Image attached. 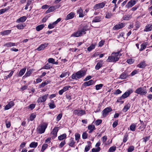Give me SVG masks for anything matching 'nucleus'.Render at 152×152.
Wrapping results in <instances>:
<instances>
[{
  "label": "nucleus",
  "instance_id": "nucleus-43",
  "mask_svg": "<svg viewBox=\"0 0 152 152\" xmlns=\"http://www.w3.org/2000/svg\"><path fill=\"white\" fill-rule=\"evenodd\" d=\"M116 146H112L109 149L108 152H114L116 150Z\"/></svg>",
  "mask_w": 152,
  "mask_h": 152
},
{
  "label": "nucleus",
  "instance_id": "nucleus-44",
  "mask_svg": "<svg viewBox=\"0 0 152 152\" xmlns=\"http://www.w3.org/2000/svg\"><path fill=\"white\" fill-rule=\"evenodd\" d=\"M88 129L89 130H95L96 129V128L95 127V126L94 125H89L88 126Z\"/></svg>",
  "mask_w": 152,
  "mask_h": 152
},
{
  "label": "nucleus",
  "instance_id": "nucleus-23",
  "mask_svg": "<svg viewBox=\"0 0 152 152\" xmlns=\"http://www.w3.org/2000/svg\"><path fill=\"white\" fill-rule=\"evenodd\" d=\"M11 32V30H5L4 31L1 32L0 34L2 36L8 35L10 34Z\"/></svg>",
  "mask_w": 152,
  "mask_h": 152
},
{
  "label": "nucleus",
  "instance_id": "nucleus-41",
  "mask_svg": "<svg viewBox=\"0 0 152 152\" xmlns=\"http://www.w3.org/2000/svg\"><path fill=\"white\" fill-rule=\"evenodd\" d=\"M52 68V67H50L49 64L48 63L46 64L45 66L42 67L41 69H49Z\"/></svg>",
  "mask_w": 152,
  "mask_h": 152
},
{
  "label": "nucleus",
  "instance_id": "nucleus-1",
  "mask_svg": "<svg viewBox=\"0 0 152 152\" xmlns=\"http://www.w3.org/2000/svg\"><path fill=\"white\" fill-rule=\"evenodd\" d=\"M88 27L87 24L82 23L80 25L78 31L73 33L72 36L75 37H78L82 36L83 34H86V33L85 31L88 30Z\"/></svg>",
  "mask_w": 152,
  "mask_h": 152
},
{
  "label": "nucleus",
  "instance_id": "nucleus-3",
  "mask_svg": "<svg viewBox=\"0 0 152 152\" xmlns=\"http://www.w3.org/2000/svg\"><path fill=\"white\" fill-rule=\"evenodd\" d=\"M86 71L85 70H81L76 73H73L71 76L72 78L77 80L80 79L85 75Z\"/></svg>",
  "mask_w": 152,
  "mask_h": 152
},
{
  "label": "nucleus",
  "instance_id": "nucleus-33",
  "mask_svg": "<svg viewBox=\"0 0 152 152\" xmlns=\"http://www.w3.org/2000/svg\"><path fill=\"white\" fill-rule=\"evenodd\" d=\"M96 45V44L95 43L94 44H92L90 46L87 48V50L88 51H91L92 50L94 49L95 48V46Z\"/></svg>",
  "mask_w": 152,
  "mask_h": 152
},
{
  "label": "nucleus",
  "instance_id": "nucleus-35",
  "mask_svg": "<svg viewBox=\"0 0 152 152\" xmlns=\"http://www.w3.org/2000/svg\"><path fill=\"white\" fill-rule=\"evenodd\" d=\"M74 13L71 12L67 15L66 19H72L74 18Z\"/></svg>",
  "mask_w": 152,
  "mask_h": 152
},
{
  "label": "nucleus",
  "instance_id": "nucleus-32",
  "mask_svg": "<svg viewBox=\"0 0 152 152\" xmlns=\"http://www.w3.org/2000/svg\"><path fill=\"white\" fill-rule=\"evenodd\" d=\"M124 99L122 96H121L118 98L116 101V102H119L121 104H122L124 103V101H122V100Z\"/></svg>",
  "mask_w": 152,
  "mask_h": 152
},
{
  "label": "nucleus",
  "instance_id": "nucleus-29",
  "mask_svg": "<svg viewBox=\"0 0 152 152\" xmlns=\"http://www.w3.org/2000/svg\"><path fill=\"white\" fill-rule=\"evenodd\" d=\"M77 13L79 14V17L82 18L83 17L84 15L83 14V10L82 9L80 8L77 10Z\"/></svg>",
  "mask_w": 152,
  "mask_h": 152
},
{
  "label": "nucleus",
  "instance_id": "nucleus-58",
  "mask_svg": "<svg viewBox=\"0 0 152 152\" xmlns=\"http://www.w3.org/2000/svg\"><path fill=\"white\" fill-rule=\"evenodd\" d=\"M150 137V136H148L143 137L142 138V139L143 140V142H146L147 141L149 140Z\"/></svg>",
  "mask_w": 152,
  "mask_h": 152
},
{
  "label": "nucleus",
  "instance_id": "nucleus-40",
  "mask_svg": "<svg viewBox=\"0 0 152 152\" xmlns=\"http://www.w3.org/2000/svg\"><path fill=\"white\" fill-rule=\"evenodd\" d=\"M113 15L112 13L108 12H106L105 17L106 18H112Z\"/></svg>",
  "mask_w": 152,
  "mask_h": 152
},
{
  "label": "nucleus",
  "instance_id": "nucleus-50",
  "mask_svg": "<svg viewBox=\"0 0 152 152\" xmlns=\"http://www.w3.org/2000/svg\"><path fill=\"white\" fill-rule=\"evenodd\" d=\"M100 148L99 147L97 148H93L91 150L92 152H98L100 151Z\"/></svg>",
  "mask_w": 152,
  "mask_h": 152
},
{
  "label": "nucleus",
  "instance_id": "nucleus-8",
  "mask_svg": "<svg viewBox=\"0 0 152 152\" xmlns=\"http://www.w3.org/2000/svg\"><path fill=\"white\" fill-rule=\"evenodd\" d=\"M126 25L125 23H121L117 24L113 28L114 30H117L124 27Z\"/></svg>",
  "mask_w": 152,
  "mask_h": 152
},
{
  "label": "nucleus",
  "instance_id": "nucleus-14",
  "mask_svg": "<svg viewBox=\"0 0 152 152\" xmlns=\"http://www.w3.org/2000/svg\"><path fill=\"white\" fill-rule=\"evenodd\" d=\"M58 127H55L53 129L52 133L53 135V136L52 137V138L53 139L55 138L57 136V133L58 131Z\"/></svg>",
  "mask_w": 152,
  "mask_h": 152
},
{
  "label": "nucleus",
  "instance_id": "nucleus-36",
  "mask_svg": "<svg viewBox=\"0 0 152 152\" xmlns=\"http://www.w3.org/2000/svg\"><path fill=\"white\" fill-rule=\"evenodd\" d=\"M55 9V7L53 6L50 7L45 12L46 13H48L54 11Z\"/></svg>",
  "mask_w": 152,
  "mask_h": 152
},
{
  "label": "nucleus",
  "instance_id": "nucleus-46",
  "mask_svg": "<svg viewBox=\"0 0 152 152\" xmlns=\"http://www.w3.org/2000/svg\"><path fill=\"white\" fill-rule=\"evenodd\" d=\"M48 145L47 144H44L42 146L41 151L44 152V151L48 148Z\"/></svg>",
  "mask_w": 152,
  "mask_h": 152
},
{
  "label": "nucleus",
  "instance_id": "nucleus-55",
  "mask_svg": "<svg viewBox=\"0 0 152 152\" xmlns=\"http://www.w3.org/2000/svg\"><path fill=\"white\" fill-rule=\"evenodd\" d=\"M122 91L119 89L116 90L114 92L113 94L114 95H118L121 94Z\"/></svg>",
  "mask_w": 152,
  "mask_h": 152
},
{
  "label": "nucleus",
  "instance_id": "nucleus-63",
  "mask_svg": "<svg viewBox=\"0 0 152 152\" xmlns=\"http://www.w3.org/2000/svg\"><path fill=\"white\" fill-rule=\"evenodd\" d=\"M26 143V142H22L20 145V149L24 148L25 147Z\"/></svg>",
  "mask_w": 152,
  "mask_h": 152
},
{
  "label": "nucleus",
  "instance_id": "nucleus-24",
  "mask_svg": "<svg viewBox=\"0 0 152 152\" xmlns=\"http://www.w3.org/2000/svg\"><path fill=\"white\" fill-rule=\"evenodd\" d=\"M146 66V64L145 61L141 62L140 64L137 65V67L141 68H144Z\"/></svg>",
  "mask_w": 152,
  "mask_h": 152
},
{
  "label": "nucleus",
  "instance_id": "nucleus-5",
  "mask_svg": "<svg viewBox=\"0 0 152 152\" xmlns=\"http://www.w3.org/2000/svg\"><path fill=\"white\" fill-rule=\"evenodd\" d=\"M48 124L44 123L41 126H39L37 128V130L39 133L42 134L44 133L47 127Z\"/></svg>",
  "mask_w": 152,
  "mask_h": 152
},
{
  "label": "nucleus",
  "instance_id": "nucleus-20",
  "mask_svg": "<svg viewBox=\"0 0 152 152\" xmlns=\"http://www.w3.org/2000/svg\"><path fill=\"white\" fill-rule=\"evenodd\" d=\"M70 142L69 143L68 145L71 147H74L75 142L74 141V138L72 137H71L70 139Z\"/></svg>",
  "mask_w": 152,
  "mask_h": 152
},
{
  "label": "nucleus",
  "instance_id": "nucleus-37",
  "mask_svg": "<svg viewBox=\"0 0 152 152\" xmlns=\"http://www.w3.org/2000/svg\"><path fill=\"white\" fill-rule=\"evenodd\" d=\"M136 124H132L130 126V129L132 131H134L135 130Z\"/></svg>",
  "mask_w": 152,
  "mask_h": 152
},
{
  "label": "nucleus",
  "instance_id": "nucleus-6",
  "mask_svg": "<svg viewBox=\"0 0 152 152\" xmlns=\"http://www.w3.org/2000/svg\"><path fill=\"white\" fill-rule=\"evenodd\" d=\"M112 111V109L110 107L105 108L102 112L103 117L104 118L106 117L109 112Z\"/></svg>",
  "mask_w": 152,
  "mask_h": 152
},
{
  "label": "nucleus",
  "instance_id": "nucleus-16",
  "mask_svg": "<svg viewBox=\"0 0 152 152\" xmlns=\"http://www.w3.org/2000/svg\"><path fill=\"white\" fill-rule=\"evenodd\" d=\"M15 105V103L13 101H11L6 105L4 108L5 110H8L11 108L12 107Z\"/></svg>",
  "mask_w": 152,
  "mask_h": 152
},
{
  "label": "nucleus",
  "instance_id": "nucleus-39",
  "mask_svg": "<svg viewBox=\"0 0 152 152\" xmlns=\"http://www.w3.org/2000/svg\"><path fill=\"white\" fill-rule=\"evenodd\" d=\"M147 46V44L146 43H142L141 45V48L139 50L140 51H142L143 50L145 49Z\"/></svg>",
  "mask_w": 152,
  "mask_h": 152
},
{
  "label": "nucleus",
  "instance_id": "nucleus-2",
  "mask_svg": "<svg viewBox=\"0 0 152 152\" xmlns=\"http://www.w3.org/2000/svg\"><path fill=\"white\" fill-rule=\"evenodd\" d=\"M121 55L120 51L113 53L110 56H108L107 61L108 62L115 63L119 60Z\"/></svg>",
  "mask_w": 152,
  "mask_h": 152
},
{
  "label": "nucleus",
  "instance_id": "nucleus-34",
  "mask_svg": "<svg viewBox=\"0 0 152 152\" xmlns=\"http://www.w3.org/2000/svg\"><path fill=\"white\" fill-rule=\"evenodd\" d=\"M44 24H41L38 26L36 27V30L37 31H39L42 30L44 27Z\"/></svg>",
  "mask_w": 152,
  "mask_h": 152
},
{
  "label": "nucleus",
  "instance_id": "nucleus-38",
  "mask_svg": "<svg viewBox=\"0 0 152 152\" xmlns=\"http://www.w3.org/2000/svg\"><path fill=\"white\" fill-rule=\"evenodd\" d=\"M103 86V84H102L96 85L95 86V89L96 90H98L101 89Z\"/></svg>",
  "mask_w": 152,
  "mask_h": 152
},
{
  "label": "nucleus",
  "instance_id": "nucleus-15",
  "mask_svg": "<svg viewBox=\"0 0 152 152\" xmlns=\"http://www.w3.org/2000/svg\"><path fill=\"white\" fill-rule=\"evenodd\" d=\"M48 45V43H46L42 44L36 49V50L37 51H40L43 50L45 48L47 47Z\"/></svg>",
  "mask_w": 152,
  "mask_h": 152
},
{
  "label": "nucleus",
  "instance_id": "nucleus-17",
  "mask_svg": "<svg viewBox=\"0 0 152 152\" xmlns=\"http://www.w3.org/2000/svg\"><path fill=\"white\" fill-rule=\"evenodd\" d=\"M133 92L132 90H128L124 93L122 96L125 99L128 97Z\"/></svg>",
  "mask_w": 152,
  "mask_h": 152
},
{
  "label": "nucleus",
  "instance_id": "nucleus-57",
  "mask_svg": "<svg viewBox=\"0 0 152 152\" xmlns=\"http://www.w3.org/2000/svg\"><path fill=\"white\" fill-rule=\"evenodd\" d=\"M118 120H115L113 123L112 126L113 128H115L116 127L118 124Z\"/></svg>",
  "mask_w": 152,
  "mask_h": 152
},
{
  "label": "nucleus",
  "instance_id": "nucleus-52",
  "mask_svg": "<svg viewBox=\"0 0 152 152\" xmlns=\"http://www.w3.org/2000/svg\"><path fill=\"white\" fill-rule=\"evenodd\" d=\"M82 138L83 139H86L88 137V134L86 132H84L82 134Z\"/></svg>",
  "mask_w": 152,
  "mask_h": 152
},
{
  "label": "nucleus",
  "instance_id": "nucleus-47",
  "mask_svg": "<svg viewBox=\"0 0 152 152\" xmlns=\"http://www.w3.org/2000/svg\"><path fill=\"white\" fill-rule=\"evenodd\" d=\"M5 46L7 47H10L15 46V43L10 42L6 43L5 44Z\"/></svg>",
  "mask_w": 152,
  "mask_h": 152
},
{
  "label": "nucleus",
  "instance_id": "nucleus-22",
  "mask_svg": "<svg viewBox=\"0 0 152 152\" xmlns=\"http://www.w3.org/2000/svg\"><path fill=\"white\" fill-rule=\"evenodd\" d=\"M26 70V67L21 69L19 71L18 75V77H21L25 73Z\"/></svg>",
  "mask_w": 152,
  "mask_h": 152
},
{
  "label": "nucleus",
  "instance_id": "nucleus-42",
  "mask_svg": "<svg viewBox=\"0 0 152 152\" xmlns=\"http://www.w3.org/2000/svg\"><path fill=\"white\" fill-rule=\"evenodd\" d=\"M130 108V105L129 104H127L125 105L123 109V110L124 111L126 112Z\"/></svg>",
  "mask_w": 152,
  "mask_h": 152
},
{
  "label": "nucleus",
  "instance_id": "nucleus-27",
  "mask_svg": "<svg viewBox=\"0 0 152 152\" xmlns=\"http://www.w3.org/2000/svg\"><path fill=\"white\" fill-rule=\"evenodd\" d=\"M66 133L63 134L59 136L58 137V139L60 141L64 139H66Z\"/></svg>",
  "mask_w": 152,
  "mask_h": 152
},
{
  "label": "nucleus",
  "instance_id": "nucleus-21",
  "mask_svg": "<svg viewBox=\"0 0 152 152\" xmlns=\"http://www.w3.org/2000/svg\"><path fill=\"white\" fill-rule=\"evenodd\" d=\"M51 82L50 80H45L44 82H42L41 83L39 86V88H41L42 87H43L46 85H47L48 84L50 83Z\"/></svg>",
  "mask_w": 152,
  "mask_h": 152
},
{
  "label": "nucleus",
  "instance_id": "nucleus-59",
  "mask_svg": "<svg viewBox=\"0 0 152 152\" xmlns=\"http://www.w3.org/2000/svg\"><path fill=\"white\" fill-rule=\"evenodd\" d=\"M128 137V135L127 134H125L124 137V138L123 140V142H126L128 140L127 137Z\"/></svg>",
  "mask_w": 152,
  "mask_h": 152
},
{
  "label": "nucleus",
  "instance_id": "nucleus-4",
  "mask_svg": "<svg viewBox=\"0 0 152 152\" xmlns=\"http://www.w3.org/2000/svg\"><path fill=\"white\" fill-rule=\"evenodd\" d=\"M134 92L141 95H145L147 93L146 87L144 86L139 88L135 90Z\"/></svg>",
  "mask_w": 152,
  "mask_h": 152
},
{
  "label": "nucleus",
  "instance_id": "nucleus-60",
  "mask_svg": "<svg viewBox=\"0 0 152 152\" xmlns=\"http://www.w3.org/2000/svg\"><path fill=\"white\" fill-rule=\"evenodd\" d=\"M71 87V86H66L64 87L62 89L65 92L68 90L69 88H70Z\"/></svg>",
  "mask_w": 152,
  "mask_h": 152
},
{
  "label": "nucleus",
  "instance_id": "nucleus-11",
  "mask_svg": "<svg viewBox=\"0 0 152 152\" xmlns=\"http://www.w3.org/2000/svg\"><path fill=\"white\" fill-rule=\"evenodd\" d=\"M105 5V3L103 2L101 3L96 4L94 7L93 8L95 10H97L99 9L102 8L104 7Z\"/></svg>",
  "mask_w": 152,
  "mask_h": 152
},
{
  "label": "nucleus",
  "instance_id": "nucleus-18",
  "mask_svg": "<svg viewBox=\"0 0 152 152\" xmlns=\"http://www.w3.org/2000/svg\"><path fill=\"white\" fill-rule=\"evenodd\" d=\"M152 30V23L147 25L145 26V29L144 30V31L148 32L151 31Z\"/></svg>",
  "mask_w": 152,
  "mask_h": 152
},
{
  "label": "nucleus",
  "instance_id": "nucleus-61",
  "mask_svg": "<svg viewBox=\"0 0 152 152\" xmlns=\"http://www.w3.org/2000/svg\"><path fill=\"white\" fill-rule=\"evenodd\" d=\"M91 145H88L86 146L85 149V151L87 152L88 151L90 148Z\"/></svg>",
  "mask_w": 152,
  "mask_h": 152
},
{
  "label": "nucleus",
  "instance_id": "nucleus-45",
  "mask_svg": "<svg viewBox=\"0 0 152 152\" xmlns=\"http://www.w3.org/2000/svg\"><path fill=\"white\" fill-rule=\"evenodd\" d=\"M36 115L34 113H32L29 116V119L30 121H33L36 117Z\"/></svg>",
  "mask_w": 152,
  "mask_h": 152
},
{
  "label": "nucleus",
  "instance_id": "nucleus-49",
  "mask_svg": "<svg viewBox=\"0 0 152 152\" xmlns=\"http://www.w3.org/2000/svg\"><path fill=\"white\" fill-rule=\"evenodd\" d=\"M134 146L133 145L130 146L127 149V152H132L134 150Z\"/></svg>",
  "mask_w": 152,
  "mask_h": 152
},
{
  "label": "nucleus",
  "instance_id": "nucleus-51",
  "mask_svg": "<svg viewBox=\"0 0 152 152\" xmlns=\"http://www.w3.org/2000/svg\"><path fill=\"white\" fill-rule=\"evenodd\" d=\"M62 116V113L59 114L57 116L56 118V121L58 122L60 121Z\"/></svg>",
  "mask_w": 152,
  "mask_h": 152
},
{
  "label": "nucleus",
  "instance_id": "nucleus-62",
  "mask_svg": "<svg viewBox=\"0 0 152 152\" xmlns=\"http://www.w3.org/2000/svg\"><path fill=\"white\" fill-rule=\"evenodd\" d=\"M66 142L65 140H64L61 142V143L59 145V147L60 148H62L65 144Z\"/></svg>",
  "mask_w": 152,
  "mask_h": 152
},
{
  "label": "nucleus",
  "instance_id": "nucleus-10",
  "mask_svg": "<svg viewBox=\"0 0 152 152\" xmlns=\"http://www.w3.org/2000/svg\"><path fill=\"white\" fill-rule=\"evenodd\" d=\"M137 0H131L126 5V7L129 8L134 5L137 3Z\"/></svg>",
  "mask_w": 152,
  "mask_h": 152
},
{
  "label": "nucleus",
  "instance_id": "nucleus-13",
  "mask_svg": "<svg viewBox=\"0 0 152 152\" xmlns=\"http://www.w3.org/2000/svg\"><path fill=\"white\" fill-rule=\"evenodd\" d=\"M61 20H57L56 21L53 22L52 23H49L48 25V28L50 29L53 28L56 26V25Z\"/></svg>",
  "mask_w": 152,
  "mask_h": 152
},
{
  "label": "nucleus",
  "instance_id": "nucleus-25",
  "mask_svg": "<svg viewBox=\"0 0 152 152\" xmlns=\"http://www.w3.org/2000/svg\"><path fill=\"white\" fill-rule=\"evenodd\" d=\"M128 74L125 72H123L120 75L119 78L122 79H124L126 78L127 77H128Z\"/></svg>",
  "mask_w": 152,
  "mask_h": 152
},
{
  "label": "nucleus",
  "instance_id": "nucleus-26",
  "mask_svg": "<svg viewBox=\"0 0 152 152\" xmlns=\"http://www.w3.org/2000/svg\"><path fill=\"white\" fill-rule=\"evenodd\" d=\"M33 69H30L29 70L27 71L25 75L23 76V78H25L30 76L32 72Z\"/></svg>",
  "mask_w": 152,
  "mask_h": 152
},
{
  "label": "nucleus",
  "instance_id": "nucleus-31",
  "mask_svg": "<svg viewBox=\"0 0 152 152\" xmlns=\"http://www.w3.org/2000/svg\"><path fill=\"white\" fill-rule=\"evenodd\" d=\"M51 102L48 104V105L50 109H53L56 107V106L54 103V101L53 100H51Z\"/></svg>",
  "mask_w": 152,
  "mask_h": 152
},
{
  "label": "nucleus",
  "instance_id": "nucleus-64",
  "mask_svg": "<svg viewBox=\"0 0 152 152\" xmlns=\"http://www.w3.org/2000/svg\"><path fill=\"white\" fill-rule=\"evenodd\" d=\"M6 125L7 128H9L11 126V123L10 121H5Z\"/></svg>",
  "mask_w": 152,
  "mask_h": 152
},
{
  "label": "nucleus",
  "instance_id": "nucleus-54",
  "mask_svg": "<svg viewBox=\"0 0 152 152\" xmlns=\"http://www.w3.org/2000/svg\"><path fill=\"white\" fill-rule=\"evenodd\" d=\"M75 139L78 142L80 139V135L79 134H76L75 135Z\"/></svg>",
  "mask_w": 152,
  "mask_h": 152
},
{
  "label": "nucleus",
  "instance_id": "nucleus-56",
  "mask_svg": "<svg viewBox=\"0 0 152 152\" xmlns=\"http://www.w3.org/2000/svg\"><path fill=\"white\" fill-rule=\"evenodd\" d=\"M35 106V104H30L29 106H28V109L30 108L31 110L33 109Z\"/></svg>",
  "mask_w": 152,
  "mask_h": 152
},
{
  "label": "nucleus",
  "instance_id": "nucleus-7",
  "mask_svg": "<svg viewBox=\"0 0 152 152\" xmlns=\"http://www.w3.org/2000/svg\"><path fill=\"white\" fill-rule=\"evenodd\" d=\"M73 114L75 115L82 116L86 114V112L83 110H75L73 111Z\"/></svg>",
  "mask_w": 152,
  "mask_h": 152
},
{
  "label": "nucleus",
  "instance_id": "nucleus-30",
  "mask_svg": "<svg viewBox=\"0 0 152 152\" xmlns=\"http://www.w3.org/2000/svg\"><path fill=\"white\" fill-rule=\"evenodd\" d=\"M38 145V143L34 142H32L29 145V147L31 148H36Z\"/></svg>",
  "mask_w": 152,
  "mask_h": 152
},
{
  "label": "nucleus",
  "instance_id": "nucleus-53",
  "mask_svg": "<svg viewBox=\"0 0 152 152\" xmlns=\"http://www.w3.org/2000/svg\"><path fill=\"white\" fill-rule=\"evenodd\" d=\"M102 122L101 119H98L95 121V124L96 125L98 126L102 123Z\"/></svg>",
  "mask_w": 152,
  "mask_h": 152
},
{
  "label": "nucleus",
  "instance_id": "nucleus-19",
  "mask_svg": "<svg viewBox=\"0 0 152 152\" xmlns=\"http://www.w3.org/2000/svg\"><path fill=\"white\" fill-rule=\"evenodd\" d=\"M94 84V81L92 80H91L88 81L84 82L83 85L85 86H88L92 85Z\"/></svg>",
  "mask_w": 152,
  "mask_h": 152
},
{
  "label": "nucleus",
  "instance_id": "nucleus-28",
  "mask_svg": "<svg viewBox=\"0 0 152 152\" xmlns=\"http://www.w3.org/2000/svg\"><path fill=\"white\" fill-rule=\"evenodd\" d=\"M140 122L141 125L139 127V129H143V130H141V131H143V130L145 128L146 126V125L145 124L143 121H141V120H140Z\"/></svg>",
  "mask_w": 152,
  "mask_h": 152
},
{
  "label": "nucleus",
  "instance_id": "nucleus-12",
  "mask_svg": "<svg viewBox=\"0 0 152 152\" xmlns=\"http://www.w3.org/2000/svg\"><path fill=\"white\" fill-rule=\"evenodd\" d=\"M103 64V61L102 60H101L99 61L95 66V69L96 70L99 69L102 66Z\"/></svg>",
  "mask_w": 152,
  "mask_h": 152
},
{
  "label": "nucleus",
  "instance_id": "nucleus-9",
  "mask_svg": "<svg viewBox=\"0 0 152 152\" xmlns=\"http://www.w3.org/2000/svg\"><path fill=\"white\" fill-rule=\"evenodd\" d=\"M48 94H45V95L39 97L37 99V102L38 103L44 102L46 100Z\"/></svg>",
  "mask_w": 152,
  "mask_h": 152
},
{
  "label": "nucleus",
  "instance_id": "nucleus-48",
  "mask_svg": "<svg viewBox=\"0 0 152 152\" xmlns=\"http://www.w3.org/2000/svg\"><path fill=\"white\" fill-rule=\"evenodd\" d=\"M25 26V24H23L21 25L18 24L16 26L18 29H23L24 28Z\"/></svg>",
  "mask_w": 152,
  "mask_h": 152
}]
</instances>
